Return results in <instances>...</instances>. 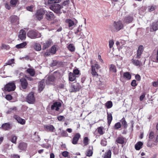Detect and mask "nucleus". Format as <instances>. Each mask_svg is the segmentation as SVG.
Segmentation results:
<instances>
[{"label":"nucleus","mask_w":158,"mask_h":158,"mask_svg":"<svg viewBox=\"0 0 158 158\" xmlns=\"http://www.w3.org/2000/svg\"><path fill=\"white\" fill-rule=\"evenodd\" d=\"M75 33L76 35L77 36L79 39H84L85 37V36L83 32L81 31H80L79 28H78L77 29L76 31H75Z\"/></svg>","instance_id":"nucleus-21"},{"label":"nucleus","mask_w":158,"mask_h":158,"mask_svg":"<svg viewBox=\"0 0 158 158\" xmlns=\"http://www.w3.org/2000/svg\"><path fill=\"white\" fill-rule=\"evenodd\" d=\"M120 121L121 123L122 124L123 127L125 129L127 128L128 125L124 117H123L120 120Z\"/></svg>","instance_id":"nucleus-30"},{"label":"nucleus","mask_w":158,"mask_h":158,"mask_svg":"<svg viewBox=\"0 0 158 158\" xmlns=\"http://www.w3.org/2000/svg\"><path fill=\"white\" fill-rule=\"evenodd\" d=\"M61 0H49L48 1V4H57L59 3Z\"/></svg>","instance_id":"nucleus-47"},{"label":"nucleus","mask_w":158,"mask_h":158,"mask_svg":"<svg viewBox=\"0 0 158 158\" xmlns=\"http://www.w3.org/2000/svg\"><path fill=\"white\" fill-rule=\"evenodd\" d=\"M111 151L109 150L107 152H106L104 154L103 158H111Z\"/></svg>","instance_id":"nucleus-35"},{"label":"nucleus","mask_w":158,"mask_h":158,"mask_svg":"<svg viewBox=\"0 0 158 158\" xmlns=\"http://www.w3.org/2000/svg\"><path fill=\"white\" fill-rule=\"evenodd\" d=\"M100 68V65L98 64H94L91 65V74L93 77H98V70Z\"/></svg>","instance_id":"nucleus-5"},{"label":"nucleus","mask_w":158,"mask_h":158,"mask_svg":"<svg viewBox=\"0 0 158 158\" xmlns=\"http://www.w3.org/2000/svg\"><path fill=\"white\" fill-rule=\"evenodd\" d=\"M27 45V42H24L22 43L16 45L15 47L18 49L23 48H24Z\"/></svg>","instance_id":"nucleus-34"},{"label":"nucleus","mask_w":158,"mask_h":158,"mask_svg":"<svg viewBox=\"0 0 158 158\" xmlns=\"http://www.w3.org/2000/svg\"><path fill=\"white\" fill-rule=\"evenodd\" d=\"M26 72L31 77H34L35 74V71L33 69L29 68L26 70Z\"/></svg>","instance_id":"nucleus-29"},{"label":"nucleus","mask_w":158,"mask_h":158,"mask_svg":"<svg viewBox=\"0 0 158 158\" xmlns=\"http://www.w3.org/2000/svg\"><path fill=\"white\" fill-rule=\"evenodd\" d=\"M121 123L118 122L115 123L113 127V129L115 130H118L121 127Z\"/></svg>","instance_id":"nucleus-38"},{"label":"nucleus","mask_w":158,"mask_h":158,"mask_svg":"<svg viewBox=\"0 0 158 158\" xmlns=\"http://www.w3.org/2000/svg\"><path fill=\"white\" fill-rule=\"evenodd\" d=\"M58 63V62L57 60H53L51 64V66L52 67L55 66Z\"/></svg>","instance_id":"nucleus-61"},{"label":"nucleus","mask_w":158,"mask_h":158,"mask_svg":"<svg viewBox=\"0 0 158 158\" xmlns=\"http://www.w3.org/2000/svg\"><path fill=\"white\" fill-rule=\"evenodd\" d=\"M57 118L59 121H61L64 120L65 117L63 116L60 115L58 116Z\"/></svg>","instance_id":"nucleus-54"},{"label":"nucleus","mask_w":158,"mask_h":158,"mask_svg":"<svg viewBox=\"0 0 158 158\" xmlns=\"http://www.w3.org/2000/svg\"><path fill=\"white\" fill-rule=\"evenodd\" d=\"M20 82L21 87L23 89H24L27 88L28 85V83L27 80L25 78H22L20 80Z\"/></svg>","instance_id":"nucleus-14"},{"label":"nucleus","mask_w":158,"mask_h":158,"mask_svg":"<svg viewBox=\"0 0 158 158\" xmlns=\"http://www.w3.org/2000/svg\"><path fill=\"white\" fill-rule=\"evenodd\" d=\"M19 34L18 35V37L21 40H25L26 38V31L23 30L22 29L20 31Z\"/></svg>","instance_id":"nucleus-17"},{"label":"nucleus","mask_w":158,"mask_h":158,"mask_svg":"<svg viewBox=\"0 0 158 158\" xmlns=\"http://www.w3.org/2000/svg\"><path fill=\"white\" fill-rule=\"evenodd\" d=\"M27 147V143L23 142L20 143L18 146L19 148L22 151H25Z\"/></svg>","instance_id":"nucleus-22"},{"label":"nucleus","mask_w":158,"mask_h":158,"mask_svg":"<svg viewBox=\"0 0 158 158\" xmlns=\"http://www.w3.org/2000/svg\"><path fill=\"white\" fill-rule=\"evenodd\" d=\"M103 127H100L98 128V132L100 135H102L104 134L103 131Z\"/></svg>","instance_id":"nucleus-48"},{"label":"nucleus","mask_w":158,"mask_h":158,"mask_svg":"<svg viewBox=\"0 0 158 158\" xmlns=\"http://www.w3.org/2000/svg\"><path fill=\"white\" fill-rule=\"evenodd\" d=\"M131 61L132 64L135 66H140L142 65V63L141 61L138 60H135L133 58L132 59Z\"/></svg>","instance_id":"nucleus-24"},{"label":"nucleus","mask_w":158,"mask_h":158,"mask_svg":"<svg viewBox=\"0 0 158 158\" xmlns=\"http://www.w3.org/2000/svg\"><path fill=\"white\" fill-rule=\"evenodd\" d=\"M123 76L124 77L128 80H130L131 77V76L130 73L127 72L124 73Z\"/></svg>","instance_id":"nucleus-37"},{"label":"nucleus","mask_w":158,"mask_h":158,"mask_svg":"<svg viewBox=\"0 0 158 158\" xmlns=\"http://www.w3.org/2000/svg\"><path fill=\"white\" fill-rule=\"evenodd\" d=\"M145 93H143L141 95L139 98V99L140 101H142L145 97Z\"/></svg>","instance_id":"nucleus-64"},{"label":"nucleus","mask_w":158,"mask_h":158,"mask_svg":"<svg viewBox=\"0 0 158 158\" xmlns=\"http://www.w3.org/2000/svg\"><path fill=\"white\" fill-rule=\"evenodd\" d=\"M18 2V0H10V4L12 7H15Z\"/></svg>","instance_id":"nucleus-40"},{"label":"nucleus","mask_w":158,"mask_h":158,"mask_svg":"<svg viewBox=\"0 0 158 158\" xmlns=\"http://www.w3.org/2000/svg\"><path fill=\"white\" fill-rule=\"evenodd\" d=\"M81 86L78 83L73 84L71 86V92H76L79 91L81 89Z\"/></svg>","instance_id":"nucleus-8"},{"label":"nucleus","mask_w":158,"mask_h":158,"mask_svg":"<svg viewBox=\"0 0 158 158\" xmlns=\"http://www.w3.org/2000/svg\"><path fill=\"white\" fill-rule=\"evenodd\" d=\"M107 123L109 126H110L113 119V117L111 113H108L107 112Z\"/></svg>","instance_id":"nucleus-28"},{"label":"nucleus","mask_w":158,"mask_h":158,"mask_svg":"<svg viewBox=\"0 0 158 158\" xmlns=\"http://www.w3.org/2000/svg\"><path fill=\"white\" fill-rule=\"evenodd\" d=\"M105 106L107 108H108V109L110 108H111L113 106L112 102L111 101H107L105 103Z\"/></svg>","instance_id":"nucleus-41"},{"label":"nucleus","mask_w":158,"mask_h":158,"mask_svg":"<svg viewBox=\"0 0 158 158\" xmlns=\"http://www.w3.org/2000/svg\"><path fill=\"white\" fill-rule=\"evenodd\" d=\"M114 44V42L113 40H110L109 41V46L110 48H112Z\"/></svg>","instance_id":"nucleus-58"},{"label":"nucleus","mask_w":158,"mask_h":158,"mask_svg":"<svg viewBox=\"0 0 158 158\" xmlns=\"http://www.w3.org/2000/svg\"><path fill=\"white\" fill-rule=\"evenodd\" d=\"M68 48L71 52H74L75 50V48L73 44H70L68 46Z\"/></svg>","instance_id":"nucleus-44"},{"label":"nucleus","mask_w":158,"mask_h":158,"mask_svg":"<svg viewBox=\"0 0 158 158\" xmlns=\"http://www.w3.org/2000/svg\"><path fill=\"white\" fill-rule=\"evenodd\" d=\"M60 135L63 137H67L68 136V134L66 131L62 130L60 132Z\"/></svg>","instance_id":"nucleus-43"},{"label":"nucleus","mask_w":158,"mask_h":158,"mask_svg":"<svg viewBox=\"0 0 158 158\" xmlns=\"http://www.w3.org/2000/svg\"><path fill=\"white\" fill-rule=\"evenodd\" d=\"M56 48L55 45L53 46L50 49V52L53 54H55L56 52Z\"/></svg>","instance_id":"nucleus-45"},{"label":"nucleus","mask_w":158,"mask_h":158,"mask_svg":"<svg viewBox=\"0 0 158 158\" xmlns=\"http://www.w3.org/2000/svg\"><path fill=\"white\" fill-rule=\"evenodd\" d=\"M1 48L2 49H4L6 50H8L10 48V47L8 45H6L5 44H2V45Z\"/></svg>","instance_id":"nucleus-50"},{"label":"nucleus","mask_w":158,"mask_h":158,"mask_svg":"<svg viewBox=\"0 0 158 158\" xmlns=\"http://www.w3.org/2000/svg\"><path fill=\"white\" fill-rule=\"evenodd\" d=\"M44 128L46 130L51 132H53L55 129L54 127L52 125H46L44 126Z\"/></svg>","instance_id":"nucleus-31"},{"label":"nucleus","mask_w":158,"mask_h":158,"mask_svg":"<svg viewBox=\"0 0 158 158\" xmlns=\"http://www.w3.org/2000/svg\"><path fill=\"white\" fill-rule=\"evenodd\" d=\"M69 80L71 81H75L76 78L77 77V76H76L73 73L70 72L69 73Z\"/></svg>","instance_id":"nucleus-25"},{"label":"nucleus","mask_w":158,"mask_h":158,"mask_svg":"<svg viewBox=\"0 0 158 158\" xmlns=\"http://www.w3.org/2000/svg\"><path fill=\"white\" fill-rule=\"evenodd\" d=\"M109 71L111 73H116L117 69L115 66L114 64H110L109 66Z\"/></svg>","instance_id":"nucleus-23"},{"label":"nucleus","mask_w":158,"mask_h":158,"mask_svg":"<svg viewBox=\"0 0 158 158\" xmlns=\"http://www.w3.org/2000/svg\"><path fill=\"white\" fill-rule=\"evenodd\" d=\"M114 30V31L118 32L124 28V25L121 21L119 20L114 21L113 24Z\"/></svg>","instance_id":"nucleus-1"},{"label":"nucleus","mask_w":158,"mask_h":158,"mask_svg":"<svg viewBox=\"0 0 158 158\" xmlns=\"http://www.w3.org/2000/svg\"><path fill=\"white\" fill-rule=\"evenodd\" d=\"M144 50L143 47L142 45H140L139 46L138 49L137 51V53L135 58L137 59H140L141 56Z\"/></svg>","instance_id":"nucleus-13"},{"label":"nucleus","mask_w":158,"mask_h":158,"mask_svg":"<svg viewBox=\"0 0 158 158\" xmlns=\"http://www.w3.org/2000/svg\"><path fill=\"white\" fill-rule=\"evenodd\" d=\"M150 26V32L155 31L158 30V20L153 22Z\"/></svg>","instance_id":"nucleus-12"},{"label":"nucleus","mask_w":158,"mask_h":158,"mask_svg":"<svg viewBox=\"0 0 158 158\" xmlns=\"http://www.w3.org/2000/svg\"><path fill=\"white\" fill-rule=\"evenodd\" d=\"M33 7L34 6L33 5H31L30 6L27 7L26 9L28 11L31 12H33Z\"/></svg>","instance_id":"nucleus-52"},{"label":"nucleus","mask_w":158,"mask_h":158,"mask_svg":"<svg viewBox=\"0 0 158 158\" xmlns=\"http://www.w3.org/2000/svg\"><path fill=\"white\" fill-rule=\"evenodd\" d=\"M63 7L58 4H53L50 7V9L55 13L60 15L62 13L60 9Z\"/></svg>","instance_id":"nucleus-3"},{"label":"nucleus","mask_w":158,"mask_h":158,"mask_svg":"<svg viewBox=\"0 0 158 158\" xmlns=\"http://www.w3.org/2000/svg\"><path fill=\"white\" fill-rule=\"evenodd\" d=\"M14 60L11 59L8 60L7 63H6V65H10L14 63Z\"/></svg>","instance_id":"nucleus-53"},{"label":"nucleus","mask_w":158,"mask_h":158,"mask_svg":"<svg viewBox=\"0 0 158 158\" xmlns=\"http://www.w3.org/2000/svg\"><path fill=\"white\" fill-rule=\"evenodd\" d=\"M143 145L142 142L141 141L138 142L135 145V148L136 150H139L142 147Z\"/></svg>","instance_id":"nucleus-32"},{"label":"nucleus","mask_w":158,"mask_h":158,"mask_svg":"<svg viewBox=\"0 0 158 158\" xmlns=\"http://www.w3.org/2000/svg\"><path fill=\"white\" fill-rule=\"evenodd\" d=\"M27 36L31 39H35L41 37V35L38 31L32 30L29 31L27 33Z\"/></svg>","instance_id":"nucleus-6"},{"label":"nucleus","mask_w":158,"mask_h":158,"mask_svg":"<svg viewBox=\"0 0 158 158\" xmlns=\"http://www.w3.org/2000/svg\"><path fill=\"white\" fill-rule=\"evenodd\" d=\"M81 135L79 133H76L74 135L72 139V143L75 145L77 144L79 139L81 137Z\"/></svg>","instance_id":"nucleus-16"},{"label":"nucleus","mask_w":158,"mask_h":158,"mask_svg":"<svg viewBox=\"0 0 158 158\" xmlns=\"http://www.w3.org/2000/svg\"><path fill=\"white\" fill-rule=\"evenodd\" d=\"M52 43V42L51 39H49L47 40L45 43L43 44V50H44L49 48L51 46Z\"/></svg>","instance_id":"nucleus-15"},{"label":"nucleus","mask_w":158,"mask_h":158,"mask_svg":"<svg viewBox=\"0 0 158 158\" xmlns=\"http://www.w3.org/2000/svg\"><path fill=\"white\" fill-rule=\"evenodd\" d=\"M10 22L13 25H18L19 24V18L16 15H12L10 17Z\"/></svg>","instance_id":"nucleus-11"},{"label":"nucleus","mask_w":158,"mask_h":158,"mask_svg":"<svg viewBox=\"0 0 158 158\" xmlns=\"http://www.w3.org/2000/svg\"><path fill=\"white\" fill-rule=\"evenodd\" d=\"M34 48L36 51H40L41 49V46L39 43H35L34 45Z\"/></svg>","instance_id":"nucleus-39"},{"label":"nucleus","mask_w":158,"mask_h":158,"mask_svg":"<svg viewBox=\"0 0 158 158\" xmlns=\"http://www.w3.org/2000/svg\"><path fill=\"white\" fill-rule=\"evenodd\" d=\"M17 139V136L13 135L11 136L10 141L12 143H16Z\"/></svg>","instance_id":"nucleus-46"},{"label":"nucleus","mask_w":158,"mask_h":158,"mask_svg":"<svg viewBox=\"0 0 158 158\" xmlns=\"http://www.w3.org/2000/svg\"><path fill=\"white\" fill-rule=\"evenodd\" d=\"M45 18L48 21H52L55 18L54 14L52 12L45 11Z\"/></svg>","instance_id":"nucleus-9"},{"label":"nucleus","mask_w":158,"mask_h":158,"mask_svg":"<svg viewBox=\"0 0 158 158\" xmlns=\"http://www.w3.org/2000/svg\"><path fill=\"white\" fill-rule=\"evenodd\" d=\"M14 118L20 124L23 125L25 123L26 121L25 119H22L19 116L15 115L14 116Z\"/></svg>","instance_id":"nucleus-20"},{"label":"nucleus","mask_w":158,"mask_h":158,"mask_svg":"<svg viewBox=\"0 0 158 158\" xmlns=\"http://www.w3.org/2000/svg\"><path fill=\"white\" fill-rule=\"evenodd\" d=\"M89 149L87 150L86 156H91L93 154V147L92 146H89Z\"/></svg>","instance_id":"nucleus-33"},{"label":"nucleus","mask_w":158,"mask_h":158,"mask_svg":"<svg viewBox=\"0 0 158 158\" xmlns=\"http://www.w3.org/2000/svg\"><path fill=\"white\" fill-rule=\"evenodd\" d=\"M73 72V73H74L76 76L78 75L80 73V71L77 69H74Z\"/></svg>","instance_id":"nucleus-51"},{"label":"nucleus","mask_w":158,"mask_h":158,"mask_svg":"<svg viewBox=\"0 0 158 158\" xmlns=\"http://www.w3.org/2000/svg\"><path fill=\"white\" fill-rule=\"evenodd\" d=\"M45 86L44 80H42L40 82L38 86V89L40 92L42 91L44 88Z\"/></svg>","instance_id":"nucleus-27"},{"label":"nucleus","mask_w":158,"mask_h":158,"mask_svg":"<svg viewBox=\"0 0 158 158\" xmlns=\"http://www.w3.org/2000/svg\"><path fill=\"white\" fill-rule=\"evenodd\" d=\"M66 23H68L69 27L73 26L74 25V22L71 19H66L65 21Z\"/></svg>","instance_id":"nucleus-36"},{"label":"nucleus","mask_w":158,"mask_h":158,"mask_svg":"<svg viewBox=\"0 0 158 158\" xmlns=\"http://www.w3.org/2000/svg\"><path fill=\"white\" fill-rule=\"evenodd\" d=\"M156 8V5H151V6H148V10L149 12H151L152 11L155 10Z\"/></svg>","instance_id":"nucleus-42"},{"label":"nucleus","mask_w":158,"mask_h":158,"mask_svg":"<svg viewBox=\"0 0 158 158\" xmlns=\"http://www.w3.org/2000/svg\"><path fill=\"white\" fill-rule=\"evenodd\" d=\"M125 138L123 136L120 135L117 138L115 142L117 143L123 144L125 143Z\"/></svg>","instance_id":"nucleus-18"},{"label":"nucleus","mask_w":158,"mask_h":158,"mask_svg":"<svg viewBox=\"0 0 158 158\" xmlns=\"http://www.w3.org/2000/svg\"><path fill=\"white\" fill-rule=\"evenodd\" d=\"M2 127V128L5 130H7L11 128V126L9 123L3 124Z\"/></svg>","instance_id":"nucleus-26"},{"label":"nucleus","mask_w":158,"mask_h":158,"mask_svg":"<svg viewBox=\"0 0 158 158\" xmlns=\"http://www.w3.org/2000/svg\"><path fill=\"white\" fill-rule=\"evenodd\" d=\"M154 137V133L153 131H151L149 135V138L150 139H152Z\"/></svg>","instance_id":"nucleus-57"},{"label":"nucleus","mask_w":158,"mask_h":158,"mask_svg":"<svg viewBox=\"0 0 158 158\" xmlns=\"http://www.w3.org/2000/svg\"><path fill=\"white\" fill-rule=\"evenodd\" d=\"M45 11L43 9L37 10L34 15L35 18L38 21H40L43 19L44 16L45 14Z\"/></svg>","instance_id":"nucleus-2"},{"label":"nucleus","mask_w":158,"mask_h":158,"mask_svg":"<svg viewBox=\"0 0 158 158\" xmlns=\"http://www.w3.org/2000/svg\"><path fill=\"white\" fill-rule=\"evenodd\" d=\"M152 85L153 86L155 87H156L158 86V81H154L152 83Z\"/></svg>","instance_id":"nucleus-63"},{"label":"nucleus","mask_w":158,"mask_h":158,"mask_svg":"<svg viewBox=\"0 0 158 158\" xmlns=\"http://www.w3.org/2000/svg\"><path fill=\"white\" fill-rule=\"evenodd\" d=\"M102 146H105L107 145V141L104 139H102L101 142Z\"/></svg>","instance_id":"nucleus-56"},{"label":"nucleus","mask_w":158,"mask_h":158,"mask_svg":"<svg viewBox=\"0 0 158 158\" xmlns=\"http://www.w3.org/2000/svg\"><path fill=\"white\" fill-rule=\"evenodd\" d=\"M26 101L30 104L33 103L35 101L34 94L33 92L29 93L26 98Z\"/></svg>","instance_id":"nucleus-7"},{"label":"nucleus","mask_w":158,"mask_h":158,"mask_svg":"<svg viewBox=\"0 0 158 158\" xmlns=\"http://www.w3.org/2000/svg\"><path fill=\"white\" fill-rule=\"evenodd\" d=\"M5 98L8 100H11L12 99V97L10 94H7L6 95Z\"/></svg>","instance_id":"nucleus-60"},{"label":"nucleus","mask_w":158,"mask_h":158,"mask_svg":"<svg viewBox=\"0 0 158 158\" xmlns=\"http://www.w3.org/2000/svg\"><path fill=\"white\" fill-rule=\"evenodd\" d=\"M16 88L15 83L13 82H9L6 85L4 88V90L8 92L14 91Z\"/></svg>","instance_id":"nucleus-4"},{"label":"nucleus","mask_w":158,"mask_h":158,"mask_svg":"<svg viewBox=\"0 0 158 158\" xmlns=\"http://www.w3.org/2000/svg\"><path fill=\"white\" fill-rule=\"evenodd\" d=\"M69 153L67 151H64L62 153V156L64 157H67L69 156Z\"/></svg>","instance_id":"nucleus-59"},{"label":"nucleus","mask_w":158,"mask_h":158,"mask_svg":"<svg viewBox=\"0 0 158 158\" xmlns=\"http://www.w3.org/2000/svg\"><path fill=\"white\" fill-rule=\"evenodd\" d=\"M133 18L132 16L128 15L126 16L123 19V22L125 23L128 24L131 23L133 20Z\"/></svg>","instance_id":"nucleus-19"},{"label":"nucleus","mask_w":158,"mask_h":158,"mask_svg":"<svg viewBox=\"0 0 158 158\" xmlns=\"http://www.w3.org/2000/svg\"><path fill=\"white\" fill-rule=\"evenodd\" d=\"M61 106V104L60 102H55L51 106V109L52 110H55L56 111H58Z\"/></svg>","instance_id":"nucleus-10"},{"label":"nucleus","mask_w":158,"mask_h":158,"mask_svg":"<svg viewBox=\"0 0 158 158\" xmlns=\"http://www.w3.org/2000/svg\"><path fill=\"white\" fill-rule=\"evenodd\" d=\"M89 139L87 137L84 138L83 139V143L85 146L89 144Z\"/></svg>","instance_id":"nucleus-49"},{"label":"nucleus","mask_w":158,"mask_h":158,"mask_svg":"<svg viewBox=\"0 0 158 158\" xmlns=\"http://www.w3.org/2000/svg\"><path fill=\"white\" fill-rule=\"evenodd\" d=\"M135 79L138 81H140L141 80L140 76L139 74H136L135 76Z\"/></svg>","instance_id":"nucleus-62"},{"label":"nucleus","mask_w":158,"mask_h":158,"mask_svg":"<svg viewBox=\"0 0 158 158\" xmlns=\"http://www.w3.org/2000/svg\"><path fill=\"white\" fill-rule=\"evenodd\" d=\"M131 85L133 87H135L137 85V84L136 83V81L135 80H132L131 83Z\"/></svg>","instance_id":"nucleus-55"}]
</instances>
